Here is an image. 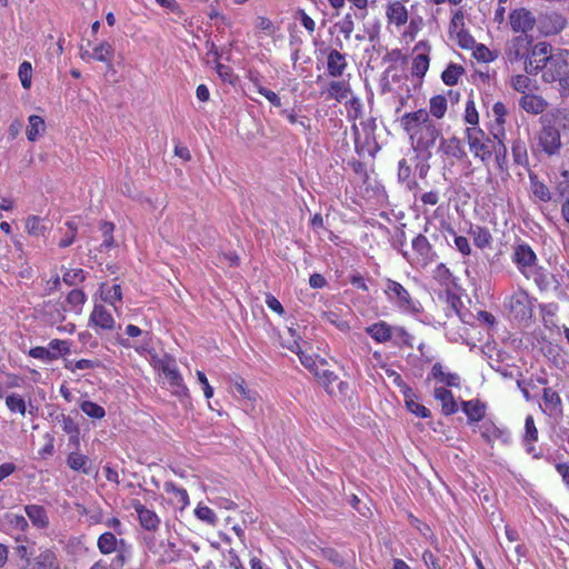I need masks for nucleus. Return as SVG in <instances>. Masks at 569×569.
<instances>
[{
	"mask_svg": "<svg viewBox=\"0 0 569 569\" xmlns=\"http://www.w3.org/2000/svg\"><path fill=\"white\" fill-rule=\"evenodd\" d=\"M385 293L388 297V300L403 312L417 316L423 310L421 303L413 299L409 291L396 280H386Z\"/></svg>",
	"mask_w": 569,
	"mask_h": 569,
	"instance_id": "nucleus-1",
	"label": "nucleus"
},
{
	"mask_svg": "<svg viewBox=\"0 0 569 569\" xmlns=\"http://www.w3.org/2000/svg\"><path fill=\"white\" fill-rule=\"evenodd\" d=\"M465 134L469 144L470 151L476 158H479L485 164L489 162L495 151V143L497 137L491 139L479 127H468L465 129Z\"/></svg>",
	"mask_w": 569,
	"mask_h": 569,
	"instance_id": "nucleus-2",
	"label": "nucleus"
},
{
	"mask_svg": "<svg viewBox=\"0 0 569 569\" xmlns=\"http://www.w3.org/2000/svg\"><path fill=\"white\" fill-rule=\"evenodd\" d=\"M441 138V130L437 127L435 121L425 124L423 128H420L416 134L411 136V140L416 139V144L413 149L416 151H420L425 153V158L431 159L432 151L431 149L435 147L436 141Z\"/></svg>",
	"mask_w": 569,
	"mask_h": 569,
	"instance_id": "nucleus-3",
	"label": "nucleus"
},
{
	"mask_svg": "<svg viewBox=\"0 0 569 569\" xmlns=\"http://www.w3.org/2000/svg\"><path fill=\"white\" fill-rule=\"evenodd\" d=\"M542 128L538 136L539 146L548 156L557 153L561 147L560 132L558 128L551 123V120L541 118Z\"/></svg>",
	"mask_w": 569,
	"mask_h": 569,
	"instance_id": "nucleus-4",
	"label": "nucleus"
},
{
	"mask_svg": "<svg viewBox=\"0 0 569 569\" xmlns=\"http://www.w3.org/2000/svg\"><path fill=\"white\" fill-rule=\"evenodd\" d=\"M550 49L551 47L547 42H539L532 47L525 61V71L528 74H537L548 62L552 61V56H548Z\"/></svg>",
	"mask_w": 569,
	"mask_h": 569,
	"instance_id": "nucleus-5",
	"label": "nucleus"
},
{
	"mask_svg": "<svg viewBox=\"0 0 569 569\" xmlns=\"http://www.w3.org/2000/svg\"><path fill=\"white\" fill-rule=\"evenodd\" d=\"M432 120L430 119L429 112L426 109H419L413 112H407L400 118V124L402 129L411 137L416 134L420 128L428 124Z\"/></svg>",
	"mask_w": 569,
	"mask_h": 569,
	"instance_id": "nucleus-6",
	"label": "nucleus"
},
{
	"mask_svg": "<svg viewBox=\"0 0 569 569\" xmlns=\"http://www.w3.org/2000/svg\"><path fill=\"white\" fill-rule=\"evenodd\" d=\"M509 309L517 320H527L532 316V308L529 297L526 292H517L509 299Z\"/></svg>",
	"mask_w": 569,
	"mask_h": 569,
	"instance_id": "nucleus-7",
	"label": "nucleus"
},
{
	"mask_svg": "<svg viewBox=\"0 0 569 569\" xmlns=\"http://www.w3.org/2000/svg\"><path fill=\"white\" fill-rule=\"evenodd\" d=\"M510 24L515 32L527 34L536 24V19L531 11L526 8L515 9L510 12Z\"/></svg>",
	"mask_w": 569,
	"mask_h": 569,
	"instance_id": "nucleus-8",
	"label": "nucleus"
},
{
	"mask_svg": "<svg viewBox=\"0 0 569 569\" xmlns=\"http://www.w3.org/2000/svg\"><path fill=\"white\" fill-rule=\"evenodd\" d=\"M533 39L527 34L517 36L508 47L507 56L509 61H518L528 58Z\"/></svg>",
	"mask_w": 569,
	"mask_h": 569,
	"instance_id": "nucleus-9",
	"label": "nucleus"
},
{
	"mask_svg": "<svg viewBox=\"0 0 569 569\" xmlns=\"http://www.w3.org/2000/svg\"><path fill=\"white\" fill-rule=\"evenodd\" d=\"M438 152L457 160H463L467 157L462 140L456 136L450 138H440Z\"/></svg>",
	"mask_w": 569,
	"mask_h": 569,
	"instance_id": "nucleus-10",
	"label": "nucleus"
},
{
	"mask_svg": "<svg viewBox=\"0 0 569 569\" xmlns=\"http://www.w3.org/2000/svg\"><path fill=\"white\" fill-rule=\"evenodd\" d=\"M132 508L138 513L140 525L143 529L148 531H156L158 529L160 519L154 511L146 508L139 500L132 501Z\"/></svg>",
	"mask_w": 569,
	"mask_h": 569,
	"instance_id": "nucleus-11",
	"label": "nucleus"
},
{
	"mask_svg": "<svg viewBox=\"0 0 569 569\" xmlns=\"http://www.w3.org/2000/svg\"><path fill=\"white\" fill-rule=\"evenodd\" d=\"M411 246L422 264H428L435 260L436 252L426 236L419 233L412 239Z\"/></svg>",
	"mask_w": 569,
	"mask_h": 569,
	"instance_id": "nucleus-12",
	"label": "nucleus"
},
{
	"mask_svg": "<svg viewBox=\"0 0 569 569\" xmlns=\"http://www.w3.org/2000/svg\"><path fill=\"white\" fill-rule=\"evenodd\" d=\"M480 430L482 439L490 446H492L495 440H500L505 445L510 442L509 431L505 428L497 427L491 421L482 423Z\"/></svg>",
	"mask_w": 569,
	"mask_h": 569,
	"instance_id": "nucleus-13",
	"label": "nucleus"
},
{
	"mask_svg": "<svg viewBox=\"0 0 569 569\" xmlns=\"http://www.w3.org/2000/svg\"><path fill=\"white\" fill-rule=\"evenodd\" d=\"M30 569H61L54 550L47 548L32 558Z\"/></svg>",
	"mask_w": 569,
	"mask_h": 569,
	"instance_id": "nucleus-14",
	"label": "nucleus"
},
{
	"mask_svg": "<svg viewBox=\"0 0 569 569\" xmlns=\"http://www.w3.org/2000/svg\"><path fill=\"white\" fill-rule=\"evenodd\" d=\"M348 63L346 54L341 53L338 49H330L327 57L328 74L332 78L341 77Z\"/></svg>",
	"mask_w": 569,
	"mask_h": 569,
	"instance_id": "nucleus-15",
	"label": "nucleus"
},
{
	"mask_svg": "<svg viewBox=\"0 0 569 569\" xmlns=\"http://www.w3.org/2000/svg\"><path fill=\"white\" fill-rule=\"evenodd\" d=\"M486 403L478 399L461 402V410L466 413L469 425L481 421L486 416Z\"/></svg>",
	"mask_w": 569,
	"mask_h": 569,
	"instance_id": "nucleus-16",
	"label": "nucleus"
},
{
	"mask_svg": "<svg viewBox=\"0 0 569 569\" xmlns=\"http://www.w3.org/2000/svg\"><path fill=\"white\" fill-rule=\"evenodd\" d=\"M366 332L378 343L391 341L393 338V327L382 320L367 327Z\"/></svg>",
	"mask_w": 569,
	"mask_h": 569,
	"instance_id": "nucleus-17",
	"label": "nucleus"
},
{
	"mask_svg": "<svg viewBox=\"0 0 569 569\" xmlns=\"http://www.w3.org/2000/svg\"><path fill=\"white\" fill-rule=\"evenodd\" d=\"M533 280L541 291L559 290L561 287L560 280L553 273L538 268L533 273Z\"/></svg>",
	"mask_w": 569,
	"mask_h": 569,
	"instance_id": "nucleus-18",
	"label": "nucleus"
},
{
	"mask_svg": "<svg viewBox=\"0 0 569 569\" xmlns=\"http://www.w3.org/2000/svg\"><path fill=\"white\" fill-rule=\"evenodd\" d=\"M90 323L104 330H112L114 319L102 305H96L89 319Z\"/></svg>",
	"mask_w": 569,
	"mask_h": 569,
	"instance_id": "nucleus-19",
	"label": "nucleus"
},
{
	"mask_svg": "<svg viewBox=\"0 0 569 569\" xmlns=\"http://www.w3.org/2000/svg\"><path fill=\"white\" fill-rule=\"evenodd\" d=\"M435 398L441 401V412L445 416H451L458 411V405L453 393L443 387L435 389Z\"/></svg>",
	"mask_w": 569,
	"mask_h": 569,
	"instance_id": "nucleus-20",
	"label": "nucleus"
},
{
	"mask_svg": "<svg viewBox=\"0 0 569 569\" xmlns=\"http://www.w3.org/2000/svg\"><path fill=\"white\" fill-rule=\"evenodd\" d=\"M54 421L60 423L62 430L69 435V442L78 447L80 430L73 418L61 412L54 416Z\"/></svg>",
	"mask_w": 569,
	"mask_h": 569,
	"instance_id": "nucleus-21",
	"label": "nucleus"
},
{
	"mask_svg": "<svg viewBox=\"0 0 569 569\" xmlns=\"http://www.w3.org/2000/svg\"><path fill=\"white\" fill-rule=\"evenodd\" d=\"M542 399L549 416L561 417L562 416V401L559 393L551 388H545L542 392Z\"/></svg>",
	"mask_w": 569,
	"mask_h": 569,
	"instance_id": "nucleus-22",
	"label": "nucleus"
},
{
	"mask_svg": "<svg viewBox=\"0 0 569 569\" xmlns=\"http://www.w3.org/2000/svg\"><path fill=\"white\" fill-rule=\"evenodd\" d=\"M536 259V253L529 244L521 243L515 248L513 261L519 268L531 267Z\"/></svg>",
	"mask_w": 569,
	"mask_h": 569,
	"instance_id": "nucleus-23",
	"label": "nucleus"
},
{
	"mask_svg": "<svg viewBox=\"0 0 569 569\" xmlns=\"http://www.w3.org/2000/svg\"><path fill=\"white\" fill-rule=\"evenodd\" d=\"M24 511L28 518L31 520L33 526L46 529L49 526V518L47 516V511L42 506L39 505H28L24 507Z\"/></svg>",
	"mask_w": 569,
	"mask_h": 569,
	"instance_id": "nucleus-24",
	"label": "nucleus"
},
{
	"mask_svg": "<svg viewBox=\"0 0 569 569\" xmlns=\"http://www.w3.org/2000/svg\"><path fill=\"white\" fill-rule=\"evenodd\" d=\"M520 107L527 112L539 114L547 108V102L543 98L536 94H525L520 98Z\"/></svg>",
	"mask_w": 569,
	"mask_h": 569,
	"instance_id": "nucleus-25",
	"label": "nucleus"
},
{
	"mask_svg": "<svg viewBox=\"0 0 569 569\" xmlns=\"http://www.w3.org/2000/svg\"><path fill=\"white\" fill-rule=\"evenodd\" d=\"M386 14L389 22H393L398 27L403 26L408 20V11L402 4V1L390 2L387 7Z\"/></svg>",
	"mask_w": 569,
	"mask_h": 569,
	"instance_id": "nucleus-26",
	"label": "nucleus"
},
{
	"mask_svg": "<svg viewBox=\"0 0 569 569\" xmlns=\"http://www.w3.org/2000/svg\"><path fill=\"white\" fill-rule=\"evenodd\" d=\"M541 23L547 33H559L565 29L567 20L562 14L552 12L550 14H546Z\"/></svg>",
	"mask_w": 569,
	"mask_h": 569,
	"instance_id": "nucleus-27",
	"label": "nucleus"
},
{
	"mask_svg": "<svg viewBox=\"0 0 569 569\" xmlns=\"http://www.w3.org/2000/svg\"><path fill=\"white\" fill-rule=\"evenodd\" d=\"M27 138L29 141L34 142L44 131L46 122L40 116L32 114L28 119Z\"/></svg>",
	"mask_w": 569,
	"mask_h": 569,
	"instance_id": "nucleus-28",
	"label": "nucleus"
},
{
	"mask_svg": "<svg viewBox=\"0 0 569 569\" xmlns=\"http://www.w3.org/2000/svg\"><path fill=\"white\" fill-rule=\"evenodd\" d=\"M113 52L114 51H113L112 46L109 42L103 41L93 48V51L90 54V58L94 59L97 61L107 62L108 67L111 68L112 67L111 60L113 57Z\"/></svg>",
	"mask_w": 569,
	"mask_h": 569,
	"instance_id": "nucleus-29",
	"label": "nucleus"
},
{
	"mask_svg": "<svg viewBox=\"0 0 569 569\" xmlns=\"http://www.w3.org/2000/svg\"><path fill=\"white\" fill-rule=\"evenodd\" d=\"M465 73V68L457 63H449L441 73V79L447 86H455L458 83L459 77Z\"/></svg>",
	"mask_w": 569,
	"mask_h": 569,
	"instance_id": "nucleus-30",
	"label": "nucleus"
},
{
	"mask_svg": "<svg viewBox=\"0 0 569 569\" xmlns=\"http://www.w3.org/2000/svg\"><path fill=\"white\" fill-rule=\"evenodd\" d=\"M97 546L101 553L109 555L117 550L118 540L112 532L107 531L100 535Z\"/></svg>",
	"mask_w": 569,
	"mask_h": 569,
	"instance_id": "nucleus-31",
	"label": "nucleus"
},
{
	"mask_svg": "<svg viewBox=\"0 0 569 569\" xmlns=\"http://www.w3.org/2000/svg\"><path fill=\"white\" fill-rule=\"evenodd\" d=\"M470 234L473 238L475 246L480 249L488 247L492 239L490 231L480 226H476L475 228L471 227Z\"/></svg>",
	"mask_w": 569,
	"mask_h": 569,
	"instance_id": "nucleus-32",
	"label": "nucleus"
},
{
	"mask_svg": "<svg viewBox=\"0 0 569 569\" xmlns=\"http://www.w3.org/2000/svg\"><path fill=\"white\" fill-rule=\"evenodd\" d=\"M26 228L29 234L36 237L44 236L47 230H49V227L44 223V220L38 216L28 217Z\"/></svg>",
	"mask_w": 569,
	"mask_h": 569,
	"instance_id": "nucleus-33",
	"label": "nucleus"
},
{
	"mask_svg": "<svg viewBox=\"0 0 569 569\" xmlns=\"http://www.w3.org/2000/svg\"><path fill=\"white\" fill-rule=\"evenodd\" d=\"M398 179L402 183H407L408 189L412 190L418 187L416 180L411 179V168L406 159H401L398 163Z\"/></svg>",
	"mask_w": 569,
	"mask_h": 569,
	"instance_id": "nucleus-34",
	"label": "nucleus"
},
{
	"mask_svg": "<svg viewBox=\"0 0 569 569\" xmlns=\"http://www.w3.org/2000/svg\"><path fill=\"white\" fill-rule=\"evenodd\" d=\"M429 116L432 114L437 119H441L447 111V98L442 94L433 96L430 99Z\"/></svg>",
	"mask_w": 569,
	"mask_h": 569,
	"instance_id": "nucleus-35",
	"label": "nucleus"
},
{
	"mask_svg": "<svg viewBox=\"0 0 569 569\" xmlns=\"http://www.w3.org/2000/svg\"><path fill=\"white\" fill-rule=\"evenodd\" d=\"M511 151H512L513 161L517 164H520V166L528 164L527 147L522 140H520V139L515 140L512 142Z\"/></svg>",
	"mask_w": 569,
	"mask_h": 569,
	"instance_id": "nucleus-36",
	"label": "nucleus"
},
{
	"mask_svg": "<svg viewBox=\"0 0 569 569\" xmlns=\"http://www.w3.org/2000/svg\"><path fill=\"white\" fill-rule=\"evenodd\" d=\"M88 457L78 452H71L67 458V463L70 469L74 471H82L88 475L89 470L86 468Z\"/></svg>",
	"mask_w": 569,
	"mask_h": 569,
	"instance_id": "nucleus-37",
	"label": "nucleus"
},
{
	"mask_svg": "<svg viewBox=\"0 0 569 569\" xmlns=\"http://www.w3.org/2000/svg\"><path fill=\"white\" fill-rule=\"evenodd\" d=\"M507 147L501 140H497L495 143V159L497 167L500 171H508V160H507Z\"/></svg>",
	"mask_w": 569,
	"mask_h": 569,
	"instance_id": "nucleus-38",
	"label": "nucleus"
},
{
	"mask_svg": "<svg viewBox=\"0 0 569 569\" xmlns=\"http://www.w3.org/2000/svg\"><path fill=\"white\" fill-rule=\"evenodd\" d=\"M429 56L427 53H419L413 58L412 74L419 78L425 77L429 68Z\"/></svg>",
	"mask_w": 569,
	"mask_h": 569,
	"instance_id": "nucleus-39",
	"label": "nucleus"
},
{
	"mask_svg": "<svg viewBox=\"0 0 569 569\" xmlns=\"http://www.w3.org/2000/svg\"><path fill=\"white\" fill-rule=\"evenodd\" d=\"M100 230L104 238L102 243L100 244V250L101 251L104 249L108 250L109 248L114 246V240H113L114 224L112 222L102 221L100 223Z\"/></svg>",
	"mask_w": 569,
	"mask_h": 569,
	"instance_id": "nucleus-40",
	"label": "nucleus"
},
{
	"mask_svg": "<svg viewBox=\"0 0 569 569\" xmlns=\"http://www.w3.org/2000/svg\"><path fill=\"white\" fill-rule=\"evenodd\" d=\"M80 409L83 413L93 419H101L106 415L103 407L89 400L82 401Z\"/></svg>",
	"mask_w": 569,
	"mask_h": 569,
	"instance_id": "nucleus-41",
	"label": "nucleus"
},
{
	"mask_svg": "<svg viewBox=\"0 0 569 569\" xmlns=\"http://www.w3.org/2000/svg\"><path fill=\"white\" fill-rule=\"evenodd\" d=\"M329 96L337 99L338 101L347 98L349 92L348 84L345 81H331L329 83Z\"/></svg>",
	"mask_w": 569,
	"mask_h": 569,
	"instance_id": "nucleus-42",
	"label": "nucleus"
},
{
	"mask_svg": "<svg viewBox=\"0 0 569 569\" xmlns=\"http://www.w3.org/2000/svg\"><path fill=\"white\" fill-rule=\"evenodd\" d=\"M214 64H216L214 68H216V71H217L219 78L223 82H228V83L234 86L236 82L239 80V78H238V76H236L233 73L232 68L229 66L222 64L220 62H217Z\"/></svg>",
	"mask_w": 569,
	"mask_h": 569,
	"instance_id": "nucleus-43",
	"label": "nucleus"
},
{
	"mask_svg": "<svg viewBox=\"0 0 569 569\" xmlns=\"http://www.w3.org/2000/svg\"><path fill=\"white\" fill-rule=\"evenodd\" d=\"M28 355L34 359H40L47 362L58 359V353L51 351L46 347H33L29 350Z\"/></svg>",
	"mask_w": 569,
	"mask_h": 569,
	"instance_id": "nucleus-44",
	"label": "nucleus"
},
{
	"mask_svg": "<svg viewBox=\"0 0 569 569\" xmlns=\"http://www.w3.org/2000/svg\"><path fill=\"white\" fill-rule=\"evenodd\" d=\"M6 405L12 412H19L22 416L26 413V401L21 396L17 393L9 395L6 398Z\"/></svg>",
	"mask_w": 569,
	"mask_h": 569,
	"instance_id": "nucleus-45",
	"label": "nucleus"
},
{
	"mask_svg": "<svg viewBox=\"0 0 569 569\" xmlns=\"http://www.w3.org/2000/svg\"><path fill=\"white\" fill-rule=\"evenodd\" d=\"M446 301L448 303V307L450 308V310L452 312H455L462 322H466V320L463 319V316L461 315V307H462V301H461V298L453 291L451 290H447L446 291Z\"/></svg>",
	"mask_w": 569,
	"mask_h": 569,
	"instance_id": "nucleus-46",
	"label": "nucleus"
},
{
	"mask_svg": "<svg viewBox=\"0 0 569 569\" xmlns=\"http://www.w3.org/2000/svg\"><path fill=\"white\" fill-rule=\"evenodd\" d=\"M463 120L466 123L470 124L471 127H478L479 114L476 109L475 101L472 99H469L466 103Z\"/></svg>",
	"mask_w": 569,
	"mask_h": 569,
	"instance_id": "nucleus-47",
	"label": "nucleus"
},
{
	"mask_svg": "<svg viewBox=\"0 0 569 569\" xmlns=\"http://www.w3.org/2000/svg\"><path fill=\"white\" fill-rule=\"evenodd\" d=\"M538 440V429L535 425V419L532 416H527L525 421V436L523 442H532Z\"/></svg>",
	"mask_w": 569,
	"mask_h": 569,
	"instance_id": "nucleus-48",
	"label": "nucleus"
},
{
	"mask_svg": "<svg viewBox=\"0 0 569 569\" xmlns=\"http://www.w3.org/2000/svg\"><path fill=\"white\" fill-rule=\"evenodd\" d=\"M162 371L169 379L170 385L172 387L182 388L184 391L188 390L187 387L183 385V379L177 368H170L166 366L162 368Z\"/></svg>",
	"mask_w": 569,
	"mask_h": 569,
	"instance_id": "nucleus-49",
	"label": "nucleus"
},
{
	"mask_svg": "<svg viewBox=\"0 0 569 569\" xmlns=\"http://www.w3.org/2000/svg\"><path fill=\"white\" fill-rule=\"evenodd\" d=\"M321 555L325 559H327L328 561H330L331 563H333L338 567H343L346 565V560H345L343 556L339 551H337L335 548H331V547L322 548Z\"/></svg>",
	"mask_w": 569,
	"mask_h": 569,
	"instance_id": "nucleus-50",
	"label": "nucleus"
},
{
	"mask_svg": "<svg viewBox=\"0 0 569 569\" xmlns=\"http://www.w3.org/2000/svg\"><path fill=\"white\" fill-rule=\"evenodd\" d=\"M84 279L86 276L82 269H69L62 276L63 282L68 286H74L78 282L84 281Z\"/></svg>",
	"mask_w": 569,
	"mask_h": 569,
	"instance_id": "nucleus-51",
	"label": "nucleus"
},
{
	"mask_svg": "<svg viewBox=\"0 0 569 569\" xmlns=\"http://www.w3.org/2000/svg\"><path fill=\"white\" fill-rule=\"evenodd\" d=\"M194 513L197 516L198 519H200L201 521H204L207 522L208 525H212L214 526L216 522H217V516L216 513L213 512L212 509H210L209 507L207 506H201L199 505L196 510H194Z\"/></svg>",
	"mask_w": 569,
	"mask_h": 569,
	"instance_id": "nucleus-52",
	"label": "nucleus"
},
{
	"mask_svg": "<svg viewBox=\"0 0 569 569\" xmlns=\"http://www.w3.org/2000/svg\"><path fill=\"white\" fill-rule=\"evenodd\" d=\"M393 337L396 345H405L409 348L413 347V337L403 327H393Z\"/></svg>",
	"mask_w": 569,
	"mask_h": 569,
	"instance_id": "nucleus-53",
	"label": "nucleus"
},
{
	"mask_svg": "<svg viewBox=\"0 0 569 569\" xmlns=\"http://www.w3.org/2000/svg\"><path fill=\"white\" fill-rule=\"evenodd\" d=\"M87 297L80 289H72L67 296V302L74 309L81 310L82 305L86 302Z\"/></svg>",
	"mask_w": 569,
	"mask_h": 569,
	"instance_id": "nucleus-54",
	"label": "nucleus"
},
{
	"mask_svg": "<svg viewBox=\"0 0 569 569\" xmlns=\"http://www.w3.org/2000/svg\"><path fill=\"white\" fill-rule=\"evenodd\" d=\"M406 408L417 417H421L425 419L431 417V411L423 405L417 402L415 399L406 401Z\"/></svg>",
	"mask_w": 569,
	"mask_h": 569,
	"instance_id": "nucleus-55",
	"label": "nucleus"
},
{
	"mask_svg": "<svg viewBox=\"0 0 569 569\" xmlns=\"http://www.w3.org/2000/svg\"><path fill=\"white\" fill-rule=\"evenodd\" d=\"M19 78L24 89H29L31 87L32 67L30 62L23 61L19 66Z\"/></svg>",
	"mask_w": 569,
	"mask_h": 569,
	"instance_id": "nucleus-56",
	"label": "nucleus"
},
{
	"mask_svg": "<svg viewBox=\"0 0 569 569\" xmlns=\"http://www.w3.org/2000/svg\"><path fill=\"white\" fill-rule=\"evenodd\" d=\"M457 39L459 47L462 49L470 50L476 46V40L469 33L468 30L463 28L457 31Z\"/></svg>",
	"mask_w": 569,
	"mask_h": 569,
	"instance_id": "nucleus-57",
	"label": "nucleus"
},
{
	"mask_svg": "<svg viewBox=\"0 0 569 569\" xmlns=\"http://www.w3.org/2000/svg\"><path fill=\"white\" fill-rule=\"evenodd\" d=\"M164 490L172 492L179 499V501L186 506L189 503V496L186 489L177 487L173 482L169 481L164 483Z\"/></svg>",
	"mask_w": 569,
	"mask_h": 569,
	"instance_id": "nucleus-58",
	"label": "nucleus"
},
{
	"mask_svg": "<svg viewBox=\"0 0 569 569\" xmlns=\"http://www.w3.org/2000/svg\"><path fill=\"white\" fill-rule=\"evenodd\" d=\"M473 56L478 61L491 62L496 59L497 54H493L485 44L479 43L476 46Z\"/></svg>",
	"mask_w": 569,
	"mask_h": 569,
	"instance_id": "nucleus-59",
	"label": "nucleus"
},
{
	"mask_svg": "<svg viewBox=\"0 0 569 569\" xmlns=\"http://www.w3.org/2000/svg\"><path fill=\"white\" fill-rule=\"evenodd\" d=\"M422 561L425 562L427 569H442L446 562H441L440 559L430 550H426L422 553Z\"/></svg>",
	"mask_w": 569,
	"mask_h": 569,
	"instance_id": "nucleus-60",
	"label": "nucleus"
},
{
	"mask_svg": "<svg viewBox=\"0 0 569 569\" xmlns=\"http://www.w3.org/2000/svg\"><path fill=\"white\" fill-rule=\"evenodd\" d=\"M448 232L455 236V244L457 249L465 256L470 254L471 248L468 239L463 236H457L456 231L450 226L448 227Z\"/></svg>",
	"mask_w": 569,
	"mask_h": 569,
	"instance_id": "nucleus-61",
	"label": "nucleus"
},
{
	"mask_svg": "<svg viewBox=\"0 0 569 569\" xmlns=\"http://www.w3.org/2000/svg\"><path fill=\"white\" fill-rule=\"evenodd\" d=\"M180 551L177 549V546L174 542H168L166 545V549L161 556L162 562H174L179 559Z\"/></svg>",
	"mask_w": 569,
	"mask_h": 569,
	"instance_id": "nucleus-62",
	"label": "nucleus"
},
{
	"mask_svg": "<svg viewBox=\"0 0 569 569\" xmlns=\"http://www.w3.org/2000/svg\"><path fill=\"white\" fill-rule=\"evenodd\" d=\"M335 27L339 28V31L345 34L346 39H349L355 27L351 13L346 14Z\"/></svg>",
	"mask_w": 569,
	"mask_h": 569,
	"instance_id": "nucleus-63",
	"label": "nucleus"
},
{
	"mask_svg": "<svg viewBox=\"0 0 569 569\" xmlns=\"http://www.w3.org/2000/svg\"><path fill=\"white\" fill-rule=\"evenodd\" d=\"M531 80L525 74H518L512 78V88L521 93L529 89Z\"/></svg>",
	"mask_w": 569,
	"mask_h": 569,
	"instance_id": "nucleus-64",
	"label": "nucleus"
}]
</instances>
